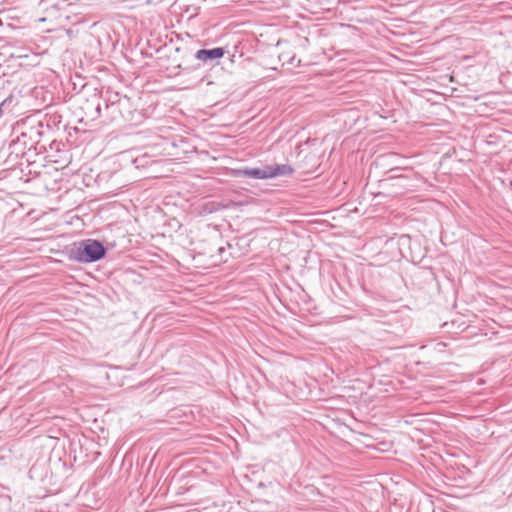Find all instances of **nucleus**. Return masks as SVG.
Masks as SVG:
<instances>
[{"label": "nucleus", "instance_id": "nucleus-1", "mask_svg": "<svg viewBox=\"0 0 512 512\" xmlns=\"http://www.w3.org/2000/svg\"><path fill=\"white\" fill-rule=\"evenodd\" d=\"M105 246L96 239H84L75 242L69 251V259L78 263H94L106 256Z\"/></svg>", "mask_w": 512, "mask_h": 512}, {"label": "nucleus", "instance_id": "nucleus-2", "mask_svg": "<svg viewBox=\"0 0 512 512\" xmlns=\"http://www.w3.org/2000/svg\"><path fill=\"white\" fill-rule=\"evenodd\" d=\"M12 136L13 138L7 147L8 160L10 161H13V156L15 158L25 156L27 151H30L34 146V141L26 132L17 133V131H14Z\"/></svg>", "mask_w": 512, "mask_h": 512}, {"label": "nucleus", "instance_id": "nucleus-3", "mask_svg": "<svg viewBox=\"0 0 512 512\" xmlns=\"http://www.w3.org/2000/svg\"><path fill=\"white\" fill-rule=\"evenodd\" d=\"M41 5L46 10L48 16L55 19H69V14L73 12L71 8L74 6L68 0H43Z\"/></svg>", "mask_w": 512, "mask_h": 512}, {"label": "nucleus", "instance_id": "nucleus-4", "mask_svg": "<svg viewBox=\"0 0 512 512\" xmlns=\"http://www.w3.org/2000/svg\"><path fill=\"white\" fill-rule=\"evenodd\" d=\"M225 53V48L215 47L212 49H200L196 51L194 57L204 64L213 65L214 63L218 64L219 60L225 55Z\"/></svg>", "mask_w": 512, "mask_h": 512}, {"label": "nucleus", "instance_id": "nucleus-5", "mask_svg": "<svg viewBox=\"0 0 512 512\" xmlns=\"http://www.w3.org/2000/svg\"><path fill=\"white\" fill-rule=\"evenodd\" d=\"M234 175L237 177H247L254 179H268L267 166L263 167H251L242 168L234 171Z\"/></svg>", "mask_w": 512, "mask_h": 512}, {"label": "nucleus", "instance_id": "nucleus-6", "mask_svg": "<svg viewBox=\"0 0 512 512\" xmlns=\"http://www.w3.org/2000/svg\"><path fill=\"white\" fill-rule=\"evenodd\" d=\"M268 179L278 176H289L294 173V168L288 164L266 165Z\"/></svg>", "mask_w": 512, "mask_h": 512}, {"label": "nucleus", "instance_id": "nucleus-7", "mask_svg": "<svg viewBox=\"0 0 512 512\" xmlns=\"http://www.w3.org/2000/svg\"><path fill=\"white\" fill-rule=\"evenodd\" d=\"M104 103L105 108H113L115 104L125 106L127 105V96H121L118 92L106 91Z\"/></svg>", "mask_w": 512, "mask_h": 512}, {"label": "nucleus", "instance_id": "nucleus-8", "mask_svg": "<svg viewBox=\"0 0 512 512\" xmlns=\"http://www.w3.org/2000/svg\"><path fill=\"white\" fill-rule=\"evenodd\" d=\"M119 108V116L124 120V121H133V114L134 112L132 111V105H131V100L130 98L127 97V105L125 106H118Z\"/></svg>", "mask_w": 512, "mask_h": 512}, {"label": "nucleus", "instance_id": "nucleus-9", "mask_svg": "<svg viewBox=\"0 0 512 512\" xmlns=\"http://www.w3.org/2000/svg\"><path fill=\"white\" fill-rule=\"evenodd\" d=\"M105 110L109 113V116L112 119H116L117 115H119V108L117 104H115L113 108H105Z\"/></svg>", "mask_w": 512, "mask_h": 512}, {"label": "nucleus", "instance_id": "nucleus-10", "mask_svg": "<svg viewBox=\"0 0 512 512\" xmlns=\"http://www.w3.org/2000/svg\"><path fill=\"white\" fill-rule=\"evenodd\" d=\"M101 115V103L98 102L95 106L94 114H91V119H96Z\"/></svg>", "mask_w": 512, "mask_h": 512}]
</instances>
